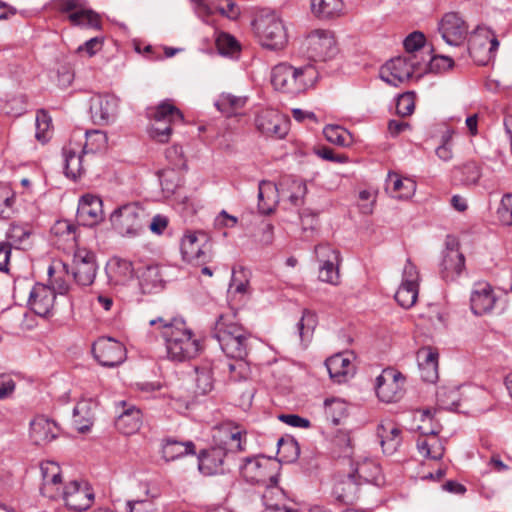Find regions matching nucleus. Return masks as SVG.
Here are the masks:
<instances>
[{"label": "nucleus", "instance_id": "9b49d317", "mask_svg": "<svg viewBox=\"0 0 512 512\" xmlns=\"http://www.w3.org/2000/svg\"><path fill=\"white\" fill-rule=\"evenodd\" d=\"M499 41L487 27L478 26L468 41V51L478 65H485L494 56Z\"/></svg>", "mask_w": 512, "mask_h": 512}, {"label": "nucleus", "instance_id": "680f3d73", "mask_svg": "<svg viewBox=\"0 0 512 512\" xmlns=\"http://www.w3.org/2000/svg\"><path fill=\"white\" fill-rule=\"evenodd\" d=\"M278 454L282 462L289 463L295 461L299 456L298 443L295 440L279 439Z\"/></svg>", "mask_w": 512, "mask_h": 512}, {"label": "nucleus", "instance_id": "09e8293b", "mask_svg": "<svg viewBox=\"0 0 512 512\" xmlns=\"http://www.w3.org/2000/svg\"><path fill=\"white\" fill-rule=\"evenodd\" d=\"M438 405L447 410L456 408L461 400L459 387L441 386L436 392Z\"/></svg>", "mask_w": 512, "mask_h": 512}, {"label": "nucleus", "instance_id": "5fc2aeb1", "mask_svg": "<svg viewBox=\"0 0 512 512\" xmlns=\"http://www.w3.org/2000/svg\"><path fill=\"white\" fill-rule=\"evenodd\" d=\"M249 291V271L243 267L233 269L229 293L245 295Z\"/></svg>", "mask_w": 512, "mask_h": 512}, {"label": "nucleus", "instance_id": "4468645a", "mask_svg": "<svg viewBox=\"0 0 512 512\" xmlns=\"http://www.w3.org/2000/svg\"><path fill=\"white\" fill-rule=\"evenodd\" d=\"M419 65L417 55L395 57L381 67L380 77L386 83L397 87L409 80Z\"/></svg>", "mask_w": 512, "mask_h": 512}, {"label": "nucleus", "instance_id": "c03bdc74", "mask_svg": "<svg viewBox=\"0 0 512 512\" xmlns=\"http://www.w3.org/2000/svg\"><path fill=\"white\" fill-rule=\"evenodd\" d=\"M246 101V97L235 96L230 93H222L215 102V106L226 117H231L236 115L238 110L245 106Z\"/></svg>", "mask_w": 512, "mask_h": 512}, {"label": "nucleus", "instance_id": "aec40b11", "mask_svg": "<svg viewBox=\"0 0 512 512\" xmlns=\"http://www.w3.org/2000/svg\"><path fill=\"white\" fill-rule=\"evenodd\" d=\"M465 268V257L454 238H448L446 248L442 252L440 275L446 282L454 281Z\"/></svg>", "mask_w": 512, "mask_h": 512}, {"label": "nucleus", "instance_id": "6e6d98bb", "mask_svg": "<svg viewBox=\"0 0 512 512\" xmlns=\"http://www.w3.org/2000/svg\"><path fill=\"white\" fill-rule=\"evenodd\" d=\"M358 486L359 483L349 474L347 479L339 482L335 486L334 493L341 501H352L358 492Z\"/></svg>", "mask_w": 512, "mask_h": 512}, {"label": "nucleus", "instance_id": "ddd939ff", "mask_svg": "<svg viewBox=\"0 0 512 512\" xmlns=\"http://www.w3.org/2000/svg\"><path fill=\"white\" fill-rule=\"evenodd\" d=\"M308 57L313 61H326L337 53L336 40L328 30H314L303 42Z\"/></svg>", "mask_w": 512, "mask_h": 512}, {"label": "nucleus", "instance_id": "c9c22d12", "mask_svg": "<svg viewBox=\"0 0 512 512\" xmlns=\"http://www.w3.org/2000/svg\"><path fill=\"white\" fill-rule=\"evenodd\" d=\"M97 403L92 399H82L73 409V423L79 432H86L94 421V409Z\"/></svg>", "mask_w": 512, "mask_h": 512}, {"label": "nucleus", "instance_id": "69168bd1", "mask_svg": "<svg viewBox=\"0 0 512 512\" xmlns=\"http://www.w3.org/2000/svg\"><path fill=\"white\" fill-rule=\"evenodd\" d=\"M415 109V94L406 92L401 94L396 102V112L398 115L405 117L410 116Z\"/></svg>", "mask_w": 512, "mask_h": 512}, {"label": "nucleus", "instance_id": "338daca9", "mask_svg": "<svg viewBox=\"0 0 512 512\" xmlns=\"http://www.w3.org/2000/svg\"><path fill=\"white\" fill-rule=\"evenodd\" d=\"M230 379L233 381L245 380L250 375L248 363L244 359H235L228 364Z\"/></svg>", "mask_w": 512, "mask_h": 512}, {"label": "nucleus", "instance_id": "9d476101", "mask_svg": "<svg viewBox=\"0 0 512 512\" xmlns=\"http://www.w3.org/2000/svg\"><path fill=\"white\" fill-rule=\"evenodd\" d=\"M246 430L238 424L227 421L212 429L213 445L221 446L233 456L246 450Z\"/></svg>", "mask_w": 512, "mask_h": 512}, {"label": "nucleus", "instance_id": "4be33fe9", "mask_svg": "<svg viewBox=\"0 0 512 512\" xmlns=\"http://www.w3.org/2000/svg\"><path fill=\"white\" fill-rule=\"evenodd\" d=\"M258 131L268 137L282 139L288 133V122L285 117L275 109H263L255 118Z\"/></svg>", "mask_w": 512, "mask_h": 512}, {"label": "nucleus", "instance_id": "3c124183", "mask_svg": "<svg viewBox=\"0 0 512 512\" xmlns=\"http://www.w3.org/2000/svg\"><path fill=\"white\" fill-rule=\"evenodd\" d=\"M85 137V144L81 148L84 154L100 152L107 146V135L100 130L86 131Z\"/></svg>", "mask_w": 512, "mask_h": 512}, {"label": "nucleus", "instance_id": "c756f323", "mask_svg": "<svg viewBox=\"0 0 512 512\" xmlns=\"http://www.w3.org/2000/svg\"><path fill=\"white\" fill-rule=\"evenodd\" d=\"M325 365L330 378L338 384L344 383L354 374V364L352 355L347 353H338L329 357Z\"/></svg>", "mask_w": 512, "mask_h": 512}, {"label": "nucleus", "instance_id": "dca6fc26", "mask_svg": "<svg viewBox=\"0 0 512 512\" xmlns=\"http://www.w3.org/2000/svg\"><path fill=\"white\" fill-rule=\"evenodd\" d=\"M274 468L269 459L260 457H246L239 465L240 474L247 482L265 486L276 481Z\"/></svg>", "mask_w": 512, "mask_h": 512}, {"label": "nucleus", "instance_id": "864d4df0", "mask_svg": "<svg viewBox=\"0 0 512 512\" xmlns=\"http://www.w3.org/2000/svg\"><path fill=\"white\" fill-rule=\"evenodd\" d=\"M323 134L326 140L339 146H348L352 142V136L345 128L337 125H328L324 128Z\"/></svg>", "mask_w": 512, "mask_h": 512}, {"label": "nucleus", "instance_id": "5701e85b", "mask_svg": "<svg viewBox=\"0 0 512 512\" xmlns=\"http://www.w3.org/2000/svg\"><path fill=\"white\" fill-rule=\"evenodd\" d=\"M40 472L42 478L41 494L49 499L57 500L63 486L60 466L54 461H43L40 464Z\"/></svg>", "mask_w": 512, "mask_h": 512}, {"label": "nucleus", "instance_id": "f8f14e48", "mask_svg": "<svg viewBox=\"0 0 512 512\" xmlns=\"http://www.w3.org/2000/svg\"><path fill=\"white\" fill-rule=\"evenodd\" d=\"M235 465V456L221 446H211L198 454L199 471L206 476L223 474Z\"/></svg>", "mask_w": 512, "mask_h": 512}, {"label": "nucleus", "instance_id": "13d9d810", "mask_svg": "<svg viewBox=\"0 0 512 512\" xmlns=\"http://www.w3.org/2000/svg\"><path fill=\"white\" fill-rule=\"evenodd\" d=\"M317 325V316L310 310H304L301 319L297 323V329L302 341L308 340Z\"/></svg>", "mask_w": 512, "mask_h": 512}, {"label": "nucleus", "instance_id": "79ce46f5", "mask_svg": "<svg viewBox=\"0 0 512 512\" xmlns=\"http://www.w3.org/2000/svg\"><path fill=\"white\" fill-rule=\"evenodd\" d=\"M311 11L319 19H332L342 14V0H310Z\"/></svg>", "mask_w": 512, "mask_h": 512}, {"label": "nucleus", "instance_id": "b1692460", "mask_svg": "<svg viewBox=\"0 0 512 512\" xmlns=\"http://www.w3.org/2000/svg\"><path fill=\"white\" fill-rule=\"evenodd\" d=\"M439 31L449 45L458 46L468 34V26L457 13H447L439 24Z\"/></svg>", "mask_w": 512, "mask_h": 512}, {"label": "nucleus", "instance_id": "1a4fd4ad", "mask_svg": "<svg viewBox=\"0 0 512 512\" xmlns=\"http://www.w3.org/2000/svg\"><path fill=\"white\" fill-rule=\"evenodd\" d=\"M183 259L192 265H204L212 261V243L204 233L188 232L181 240Z\"/></svg>", "mask_w": 512, "mask_h": 512}, {"label": "nucleus", "instance_id": "c85d7f7f", "mask_svg": "<svg viewBox=\"0 0 512 512\" xmlns=\"http://www.w3.org/2000/svg\"><path fill=\"white\" fill-rule=\"evenodd\" d=\"M496 301L497 297L489 283L477 282L474 284L470 296V306L475 315H484L491 312Z\"/></svg>", "mask_w": 512, "mask_h": 512}, {"label": "nucleus", "instance_id": "f3484780", "mask_svg": "<svg viewBox=\"0 0 512 512\" xmlns=\"http://www.w3.org/2000/svg\"><path fill=\"white\" fill-rule=\"evenodd\" d=\"M405 378L403 375L393 369H384L376 378L377 397L385 403L399 401L404 393Z\"/></svg>", "mask_w": 512, "mask_h": 512}, {"label": "nucleus", "instance_id": "f257e3e1", "mask_svg": "<svg viewBox=\"0 0 512 512\" xmlns=\"http://www.w3.org/2000/svg\"><path fill=\"white\" fill-rule=\"evenodd\" d=\"M164 339L167 355L173 361L183 362L197 357L203 350V343L188 326L185 320L173 318L168 321L162 317L152 319Z\"/></svg>", "mask_w": 512, "mask_h": 512}, {"label": "nucleus", "instance_id": "bf43d9fd", "mask_svg": "<svg viewBox=\"0 0 512 512\" xmlns=\"http://www.w3.org/2000/svg\"><path fill=\"white\" fill-rule=\"evenodd\" d=\"M419 288L410 287L408 285L400 284L395 293V300L397 303L405 308H411L417 301Z\"/></svg>", "mask_w": 512, "mask_h": 512}, {"label": "nucleus", "instance_id": "2eb2a0df", "mask_svg": "<svg viewBox=\"0 0 512 512\" xmlns=\"http://www.w3.org/2000/svg\"><path fill=\"white\" fill-rule=\"evenodd\" d=\"M60 499L68 509L81 512L91 507L94 502V493L87 483L70 481L60 489L57 500Z\"/></svg>", "mask_w": 512, "mask_h": 512}, {"label": "nucleus", "instance_id": "423d86ee", "mask_svg": "<svg viewBox=\"0 0 512 512\" xmlns=\"http://www.w3.org/2000/svg\"><path fill=\"white\" fill-rule=\"evenodd\" d=\"M422 423L418 426L420 436L417 439V450L426 459L441 460L445 453V443L439 438L441 426L433 422V415L429 410L422 414Z\"/></svg>", "mask_w": 512, "mask_h": 512}, {"label": "nucleus", "instance_id": "0e129e2a", "mask_svg": "<svg viewBox=\"0 0 512 512\" xmlns=\"http://www.w3.org/2000/svg\"><path fill=\"white\" fill-rule=\"evenodd\" d=\"M196 392L205 395L213 389V376L209 368L196 369Z\"/></svg>", "mask_w": 512, "mask_h": 512}, {"label": "nucleus", "instance_id": "39448f33", "mask_svg": "<svg viewBox=\"0 0 512 512\" xmlns=\"http://www.w3.org/2000/svg\"><path fill=\"white\" fill-rule=\"evenodd\" d=\"M147 116L152 121L149 134L160 143L169 141L172 125L184 121L182 112L170 100H164L156 107L148 108Z\"/></svg>", "mask_w": 512, "mask_h": 512}, {"label": "nucleus", "instance_id": "393cba45", "mask_svg": "<svg viewBox=\"0 0 512 512\" xmlns=\"http://www.w3.org/2000/svg\"><path fill=\"white\" fill-rule=\"evenodd\" d=\"M104 218L103 203L99 196L87 193L78 202L77 219L84 226H94Z\"/></svg>", "mask_w": 512, "mask_h": 512}, {"label": "nucleus", "instance_id": "f03ea898", "mask_svg": "<svg viewBox=\"0 0 512 512\" xmlns=\"http://www.w3.org/2000/svg\"><path fill=\"white\" fill-rule=\"evenodd\" d=\"M213 337L230 358L245 359L252 346V335L236 321L233 312L221 314L214 325Z\"/></svg>", "mask_w": 512, "mask_h": 512}, {"label": "nucleus", "instance_id": "473e14b6", "mask_svg": "<svg viewBox=\"0 0 512 512\" xmlns=\"http://www.w3.org/2000/svg\"><path fill=\"white\" fill-rule=\"evenodd\" d=\"M278 190L282 198H287L292 205L297 206L305 196L307 187L301 179L284 175L278 181Z\"/></svg>", "mask_w": 512, "mask_h": 512}, {"label": "nucleus", "instance_id": "de8ad7c7", "mask_svg": "<svg viewBox=\"0 0 512 512\" xmlns=\"http://www.w3.org/2000/svg\"><path fill=\"white\" fill-rule=\"evenodd\" d=\"M35 138L42 144L47 143L53 134L52 118L45 110H38L35 119Z\"/></svg>", "mask_w": 512, "mask_h": 512}, {"label": "nucleus", "instance_id": "7c9ffc66", "mask_svg": "<svg viewBox=\"0 0 512 512\" xmlns=\"http://www.w3.org/2000/svg\"><path fill=\"white\" fill-rule=\"evenodd\" d=\"M438 352L432 347H422L417 352L421 378L433 383L438 379Z\"/></svg>", "mask_w": 512, "mask_h": 512}, {"label": "nucleus", "instance_id": "603ef678", "mask_svg": "<svg viewBox=\"0 0 512 512\" xmlns=\"http://www.w3.org/2000/svg\"><path fill=\"white\" fill-rule=\"evenodd\" d=\"M283 492L277 486V480L274 483L266 485V490L263 493V504L268 510L282 512L283 507L281 501L283 500Z\"/></svg>", "mask_w": 512, "mask_h": 512}, {"label": "nucleus", "instance_id": "e2e57ef3", "mask_svg": "<svg viewBox=\"0 0 512 512\" xmlns=\"http://www.w3.org/2000/svg\"><path fill=\"white\" fill-rule=\"evenodd\" d=\"M30 229L21 224H11L7 233V244H11L12 246H18L21 245L29 236H30Z\"/></svg>", "mask_w": 512, "mask_h": 512}, {"label": "nucleus", "instance_id": "774afa93", "mask_svg": "<svg viewBox=\"0 0 512 512\" xmlns=\"http://www.w3.org/2000/svg\"><path fill=\"white\" fill-rule=\"evenodd\" d=\"M497 214L503 224L512 225V194L502 198Z\"/></svg>", "mask_w": 512, "mask_h": 512}, {"label": "nucleus", "instance_id": "8fccbe9b", "mask_svg": "<svg viewBox=\"0 0 512 512\" xmlns=\"http://www.w3.org/2000/svg\"><path fill=\"white\" fill-rule=\"evenodd\" d=\"M96 272V261H88L84 264L74 266L72 275L77 284L82 286H89L94 282Z\"/></svg>", "mask_w": 512, "mask_h": 512}, {"label": "nucleus", "instance_id": "a19ab883", "mask_svg": "<svg viewBox=\"0 0 512 512\" xmlns=\"http://www.w3.org/2000/svg\"><path fill=\"white\" fill-rule=\"evenodd\" d=\"M196 453L195 444L192 441H177L167 438L163 441L162 455L166 461H174L187 455Z\"/></svg>", "mask_w": 512, "mask_h": 512}, {"label": "nucleus", "instance_id": "cd10ccee", "mask_svg": "<svg viewBox=\"0 0 512 512\" xmlns=\"http://www.w3.org/2000/svg\"><path fill=\"white\" fill-rule=\"evenodd\" d=\"M55 299L56 294L50 286L37 283L30 292L28 304L35 314L47 317L53 311Z\"/></svg>", "mask_w": 512, "mask_h": 512}, {"label": "nucleus", "instance_id": "a878e982", "mask_svg": "<svg viewBox=\"0 0 512 512\" xmlns=\"http://www.w3.org/2000/svg\"><path fill=\"white\" fill-rule=\"evenodd\" d=\"M403 431L393 421H381L376 428V436L379 440L382 452L386 455H393L403 442Z\"/></svg>", "mask_w": 512, "mask_h": 512}, {"label": "nucleus", "instance_id": "bb28decb", "mask_svg": "<svg viewBox=\"0 0 512 512\" xmlns=\"http://www.w3.org/2000/svg\"><path fill=\"white\" fill-rule=\"evenodd\" d=\"M352 478H354L359 485L369 483L376 486H382L385 483V477L382 472L381 465L376 459L363 458L358 460L353 468Z\"/></svg>", "mask_w": 512, "mask_h": 512}, {"label": "nucleus", "instance_id": "4d7b16f0", "mask_svg": "<svg viewBox=\"0 0 512 512\" xmlns=\"http://www.w3.org/2000/svg\"><path fill=\"white\" fill-rule=\"evenodd\" d=\"M158 178L162 190L167 194H173L180 184V176L176 168H166L159 171Z\"/></svg>", "mask_w": 512, "mask_h": 512}, {"label": "nucleus", "instance_id": "7ed1b4c3", "mask_svg": "<svg viewBox=\"0 0 512 512\" xmlns=\"http://www.w3.org/2000/svg\"><path fill=\"white\" fill-rule=\"evenodd\" d=\"M319 73L311 63L295 66L287 62L275 65L271 71L273 87L283 93L298 95L313 88Z\"/></svg>", "mask_w": 512, "mask_h": 512}, {"label": "nucleus", "instance_id": "72a5a7b5", "mask_svg": "<svg viewBox=\"0 0 512 512\" xmlns=\"http://www.w3.org/2000/svg\"><path fill=\"white\" fill-rule=\"evenodd\" d=\"M386 190L398 199H409L416 191V182L408 177H401L396 172H389L386 179Z\"/></svg>", "mask_w": 512, "mask_h": 512}, {"label": "nucleus", "instance_id": "412c9836", "mask_svg": "<svg viewBox=\"0 0 512 512\" xmlns=\"http://www.w3.org/2000/svg\"><path fill=\"white\" fill-rule=\"evenodd\" d=\"M120 100L113 94H96L90 99V113L93 121L99 125L116 120Z\"/></svg>", "mask_w": 512, "mask_h": 512}, {"label": "nucleus", "instance_id": "58836bf2", "mask_svg": "<svg viewBox=\"0 0 512 512\" xmlns=\"http://www.w3.org/2000/svg\"><path fill=\"white\" fill-rule=\"evenodd\" d=\"M77 227L69 220H59L52 226L51 232L57 238L58 245L63 249H73L78 242Z\"/></svg>", "mask_w": 512, "mask_h": 512}, {"label": "nucleus", "instance_id": "37998d69", "mask_svg": "<svg viewBox=\"0 0 512 512\" xmlns=\"http://www.w3.org/2000/svg\"><path fill=\"white\" fill-rule=\"evenodd\" d=\"M49 282L51 289L55 294H66L70 285L66 278H69L68 266L64 263L57 262L48 268Z\"/></svg>", "mask_w": 512, "mask_h": 512}, {"label": "nucleus", "instance_id": "2f4dec72", "mask_svg": "<svg viewBox=\"0 0 512 512\" xmlns=\"http://www.w3.org/2000/svg\"><path fill=\"white\" fill-rule=\"evenodd\" d=\"M58 425L47 418L37 417L31 422L30 437L36 445H44L59 435Z\"/></svg>", "mask_w": 512, "mask_h": 512}, {"label": "nucleus", "instance_id": "a211bd4d", "mask_svg": "<svg viewBox=\"0 0 512 512\" xmlns=\"http://www.w3.org/2000/svg\"><path fill=\"white\" fill-rule=\"evenodd\" d=\"M92 353L96 361L104 367H115L126 359L124 345L111 337H100L92 345Z\"/></svg>", "mask_w": 512, "mask_h": 512}, {"label": "nucleus", "instance_id": "20e7f679", "mask_svg": "<svg viewBox=\"0 0 512 512\" xmlns=\"http://www.w3.org/2000/svg\"><path fill=\"white\" fill-rule=\"evenodd\" d=\"M252 27L259 43L266 49L281 50L288 43L287 28L273 11H261L253 20Z\"/></svg>", "mask_w": 512, "mask_h": 512}, {"label": "nucleus", "instance_id": "6ab92c4d", "mask_svg": "<svg viewBox=\"0 0 512 512\" xmlns=\"http://www.w3.org/2000/svg\"><path fill=\"white\" fill-rule=\"evenodd\" d=\"M315 253L321 263L319 268V279L331 285H338L340 283L339 251L329 244H319L315 247Z\"/></svg>", "mask_w": 512, "mask_h": 512}, {"label": "nucleus", "instance_id": "052dcab7", "mask_svg": "<svg viewBox=\"0 0 512 512\" xmlns=\"http://www.w3.org/2000/svg\"><path fill=\"white\" fill-rule=\"evenodd\" d=\"M216 47L222 55H233L240 51V45L236 38L225 32L218 34Z\"/></svg>", "mask_w": 512, "mask_h": 512}, {"label": "nucleus", "instance_id": "49530a36", "mask_svg": "<svg viewBox=\"0 0 512 512\" xmlns=\"http://www.w3.org/2000/svg\"><path fill=\"white\" fill-rule=\"evenodd\" d=\"M325 416L334 425H338L348 415V405L340 398H327L324 401Z\"/></svg>", "mask_w": 512, "mask_h": 512}, {"label": "nucleus", "instance_id": "e433bc0d", "mask_svg": "<svg viewBox=\"0 0 512 512\" xmlns=\"http://www.w3.org/2000/svg\"><path fill=\"white\" fill-rule=\"evenodd\" d=\"M125 409L119 414L115 421L116 428L125 435L137 432L142 424V413L140 409L133 405L127 406L123 402Z\"/></svg>", "mask_w": 512, "mask_h": 512}, {"label": "nucleus", "instance_id": "ea45409f", "mask_svg": "<svg viewBox=\"0 0 512 512\" xmlns=\"http://www.w3.org/2000/svg\"><path fill=\"white\" fill-rule=\"evenodd\" d=\"M258 190L259 211L263 214L271 213L278 202V198L281 197V195H279L278 183L274 184L270 181H262L259 184Z\"/></svg>", "mask_w": 512, "mask_h": 512}, {"label": "nucleus", "instance_id": "6e6552de", "mask_svg": "<svg viewBox=\"0 0 512 512\" xmlns=\"http://www.w3.org/2000/svg\"><path fill=\"white\" fill-rule=\"evenodd\" d=\"M52 6L65 14L72 26L87 29H99L101 26L99 15L87 7L85 0H52Z\"/></svg>", "mask_w": 512, "mask_h": 512}, {"label": "nucleus", "instance_id": "f704fd0d", "mask_svg": "<svg viewBox=\"0 0 512 512\" xmlns=\"http://www.w3.org/2000/svg\"><path fill=\"white\" fill-rule=\"evenodd\" d=\"M83 152L80 145L71 142L63 147L64 167L66 176L76 179L84 172Z\"/></svg>", "mask_w": 512, "mask_h": 512}, {"label": "nucleus", "instance_id": "0eeeda50", "mask_svg": "<svg viewBox=\"0 0 512 512\" xmlns=\"http://www.w3.org/2000/svg\"><path fill=\"white\" fill-rule=\"evenodd\" d=\"M145 210L136 203L125 204L110 216L113 229L122 236L136 237L145 228L147 221Z\"/></svg>", "mask_w": 512, "mask_h": 512}, {"label": "nucleus", "instance_id": "4c0bfd02", "mask_svg": "<svg viewBox=\"0 0 512 512\" xmlns=\"http://www.w3.org/2000/svg\"><path fill=\"white\" fill-rule=\"evenodd\" d=\"M105 270L109 281L115 285L126 283L133 275L132 263L119 257H112Z\"/></svg>", "mask_w": 512, "mask_h": 512}, {"label": "nucleus", "instance_id": "a18cd8bd", "mask_svg": "<svg viewBox=\"0 0 512 512\" xmlns=\"http://www.w3.org/2000/svg\"><path fill=\"white\" fill-rule=\"evenodd\" d=\"M145 498L128 500L126 502L127 512H158L155 500L158 495L151 492L149 485L145 484Z\"/></svg>", "mask_w": 512, "mask_h": 512}]
</instances>
